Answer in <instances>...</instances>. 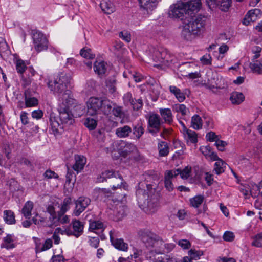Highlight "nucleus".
I'll return each instance as SVG.
<instances>
[{"mask_svg": "<svg viewBox=\"0 0 262 262\" xmlns=\"http://www.w3.org/2000/svg\"><path fill=\"white\" fill-rule=\"evenodd\" d=\"M67 95V94H64V96L61 99V102H59L57 107L61 124L57 120L54 114L52 113L50 115L49 121V129L51 130L52 133L54 135L59 134L60 130L63 129V124L72 125L74 122L73 115L70 110V107L74 104L75 102L69 103V101H66V98H69V95Z\"/></svg>", "mask_w": 262, "mask_h": 262, "instance_id": "obj_1", "label": "nucleus"}, {"mask_svg": "<svg viewBox=\"0 0 262 262\" xmlns=\"http://www.w3.org/2000/svg\"><path fill=\"white\" fill-rule=\"evenodd\" d=\"M136 195L139 200L146 201L144 204L147 206V209L151 213H155L159 206V194L151 184L140 182L138 184V188L136 190Z\"/></svg>", "mask_w": 262, "mask_h": 262, "instance_id": "obj_2", "label": "nucleus"}, {"mask_svg": "<svg viewBox=\"0 0 262 262\" xmlns=\"http://www.w3.org/2000/svg\"><path fill=\"white\" fill-rule=\"evenodd\" d=\"M183 24L182 36L187 40H191L203 31L205 20L201 15H189Z\"/></svg>", "mask_w": 262, "mask_h": 262, "instance_id": "obj_3", "label": "nucleus"}, {"mask_svg": "<svg viewBox=\"0 0 262 262\" xmlns=\"http://www.w3.org/2000/svg\"><path fill=\"white\" fill-rule=\"evenodd\" d=\"M113 103L105 97H91L87 101L88 114L94 116L102 113L108 115L112 113Z\"/></svg>", "mask_w": 262, "mask_h": 262, "instance_id": "obj_4", "label": "nucleus"}, {"mask_svg": "<svg viewBox=\"0 0 262 262\" xmlns=\"http://www.w3.org/2000/svg\"><path fill=\"white\" fill-rule=\"evenodd\" d=\"M47 85L50 90L53 91L55 95H57L58 97L59 102H61V99L64 96V94L69 95V98H66V101H69V103L76 102V100L73 98L72 92L67 89V86L64 84L58 82V80H48Z\"/></svg>", "mask_w": 262, "mask_h": 262, "instance_id": "obj_5", "label": "nucleus"}, {"mask_svg": "<svg viewBox=\"0 0 262 262\" xmlns=\"http://www.w3.org/2000/svg\"><path fill=\"white\" fill-rule=\"evenodd\" d=\"M169 15L170 17L179 19L183 23L189 14L187 12L185 3L182 1H179L171 6Z\"/></svg>", "mask_w": 262, "mask_h": 262, "instance_id": "obj_6", "label": "nucleus"}, {"mask_svg": "<svg viewBox=\"0 0 262 262\" xmlns=\"http://www.w3.org/2000/svg\"><path fill=\"white\" fill-rule=\"evenodd\" d=\"M114 180H118V183L117 185H112V189L115 190L118 188H121L122 187L124 188L125 186L124 183H125L123 179L122 176L118 172H115L113 170H105L102 172L98 177L97 179V182L102 183L106 181L107 179L114 178Z\"/></svg>", "mask_w": 262, "mask_h": 262, "instance_id": "obj_7", "label": "nucleus"}, {"mask_svg": "<svg viewBox=\"0 0 262 262\" xmlns=\"http://www.w3.org/2000/svg\"><path fill=\"white\" fill-rule=\"evenodd\" d=\"M163 122L157 114H151L149 116L147 131L151 135L156 136L160 132Z\"/></svg>", "mask_w": 262, "mask_h": 262, "instance_id": "obj_8", "label": "nucleus"}, {"mask_svg": "<svg viewBox=\"0 0 262 262\" xmlns=\"http://www.w3.org/2000/svg\"><path fill=\"white\" fill-rule=\"evenodd\" d=\"M33 39L35 45V49L37 52L47 49L48 41L41 32L36 31L34 33Z\"/></svg>", "mask_w": 262, "mask_h": 262, "instance_id": "obj_9", "label": "nucleus"}, {"mask_svg": "<svg viewBox=\"0 0 262 262\" xmlns=\"http://www.w3.org/2000/svg\"><path fill=\"white\" fill-rule=\"evenodd\" d=\"M70 226L72 227L73 230L70 227L66 229L64 232L67 235H73L78 238L83 233L84 225L79 220L73 219Z\"/></svg>", "mask_w": 262, "mask_h": 262, "instance_id": "obj_10", "label": "nucleus"}, {"mask_svg": "<svg viewBox=\"0 0 262 262\" xmlns=\"http://www.w3.org/2000/svg\"><path fill=\"white\" fill-rule=\"evenodd\" d=\"M232 0H206V4L210 9L218 7L221 11L227 12L231 6Z\"/></svg>", "mask_w": 262, "mask_h": 262, "instance_id": "obj_11", "label": "nucleus"}, {"mask_svg": "<svg viewBox=\"0 0 262 262\" xmlns=\"http://www.w3.org/2000/svg\"><path fill=\"white\" fill-rule=\"evenodd\" d=\"M91 200L86 197L80 196L75 201V208L73 211L75 216H79L90 205Z\"/></svg>", "mask_w": 262, "mask_h": 262, "instance_id": "obj_12", "label": "nucleus"}, {"mask_svg": "<svg viewBox=\"0 0 262 262\" xmlns=\"http://www.w3.org/2000/svg\"><path fill=\"white\" fill-rule=\"evenodd\" d=\"M141 238L145 246L148 248L154 247V243L157 235L148 230L141 231Z\"/></svg>", "mask_w": 262, "mask_h": 262, "instance_id": "obj_13", "label": "nucleus"}, {"mask_svg": "<svg viewBox=\"0 0 262 262\" xmlns=\"http://www.w3.org/2000/svg\"><path fill=\"white\" fill-rule=\"evenodd\" d=\"M164 242L158 236L156 239L154 243V247L157 248L155 250H151L149 252V258L152 260V259L155 257H157L159 254H162L164 253V248L163 247Z\"/></svg>", "mask_w": 262, "mask_h": 262, "instance_id": "obj_14", "label": "nucleus"}, {"mask_svg": "<svg viewBox=\"0 0 262 262\" xmlns=\"http://www.w3.org/2000/svg\"><path fill=\"white\" fill-rule=\"evenodd\" d=\"M187 12L190 15H195L200 10L202 5L201 0H190L185 3Z\"/></svg>", "mask_w": 262, "mask_h": 262, "instance_id": "obj_15", "label": "nucleus"}, {"mask_svg": "<svg viewBox=\"0 0 262 262\" xmlns=\"http://www.w3.org/2000/svg\"><path fill=\"white\" fill-rule=\"evenodd\" d=\"M261 14V10L259 9L249 10L243 20V24L248 26L251 22L255 21Z\"/></svg>", "mask_w": 262, "mask_h": 262, "instance_id": "obj_16", "label": "nucleus"}, {"mask_svg": "<svg viewBox=\"0 0 262 262\" xmlns=\"http://www.w3.org/2000/svg\"><path fill=\"white\" fill-rule=\"evenodd\" d=\"M152 52L154 60L155 61L161 62L164 58L170 57V55L167 53V51L162 48H154Z\"/></svg>", "mask_w": 262, "mask_h": 262, "instance_id": "obj_17", "label": "nucleus"}, {"mask_svg": "<svg viewBox=\"0 0 262 262\" xmlns=\"http://www.w3.org/2000/svg\"><path fill=\"white\" fill-rule=\"evenodd\" d=\"M75 163L73 165L72 168L78 173L83 169L84 166L86 162V159L83 156L75 155Z\"/></svg>", "mask_w": 262, "mask_h": 262, "instance_id": "obj_18", "label": "nucleus"}, {"mask_svg": "<svg viewBox=\"0 0 262 262\" xmlns=\"http://www.w3.org/2000/svg\"><path fill=\"white\" fill-rule=\"evenodd\" d=\"M132 132V128L128 125H124L116 129V135L119 138H126L129 137Z\"/></svg>", "mask_w": 262, "mask_h": 262, "instance_id": "obj_19", "label": "nucleus"}, {"mask_svg": "<svg viewBox=\"0 0 262 262\" xmlns=\"http://www.w3.org/2000/svg\"><path fill=\"white\" fill-rule=\"evenodd\" d=\"M140 7L147 12L152 11L157 5V0H138Z\"/></svg>", "mask_w": 262, "mask_h": 262, "instance_id": "obj_20", "label": "nucleus"}, {"mask_svg": "<svg viewBox=\"0 0 262 262\" xmlns=\"http://www.w3.org/2000/svg\"><path fill=\"white\" fill-rule=\"evenodd\" d=\"M110 239L112 244L116 249L124 251H127L128 245L124 242L123 239L121 238L114 239L111 235V232H110Z\"/></svg>", "mask_w": 262, "mask_h": 262, "instance_id": "obj_21", "label": "nucleus"}, {"mask_svg": "<svg viewBox=\"0 0 262 262\" xmlns=\"http://www.w3.org/2000/svg\"><path fill=\"white\" fill-rule=\"evenodd\" d=\"M144 128L141 123H138L135 125H133L132 128L133 134L134 136V138L138 140L144 133Z\"/></svg>", "mask_w": 262, "mask_h": 262, "instance_id": "obj_22", "label": "nucleus"}, {"mask_svg": "<svg viewBox=\"0 0 262 262\" xmlns=\"http://www.w3.org/2000/svg\"><path fill=\"white\" fill-rule=\"evenodd\" d=\"M159 113L165 123L171 124L173 121L171 111L169 108H160Z\"/></svg>", "mask_w": 262, "mask_h": 262, "instance_id": "obj_23", "label": "nucleus"}, {"mask_svg": "<svg viewBox=\"0 0 262 262\" xmlns=\"http://www.w3.org/2000/svg\"><path fill=\"white\" fill-rule=\"evenodd\" d=\"M230 100L233 104L238 105L245 100V96L241 92H233L231 93Z\"/></svg>", "mask_w": 262, "mask_h": 262, "instance_id": "obj_24", "label": "nucleus"}, {"mask_svg": "<svg viewBox=\"0 0 262 262\" xmlns=\"http://www.w3.org/2000/svg\"><path fill=\"white\" fill-rule=\"evenodd\" d=\"M14 237L12 234H8L6 237L4 238V243L1 244V248L7 249L14 248L15 247V245L13 243L14 241Z\"/></svg>", "mask_w": 262, "mask_h": 262, "instance_id": "obj_25", "label": "nucleus"}, {"mask_svg": "<svg viewBox=\"0 0 262 262\" xmlns=\"http://www.w3.org/2000/svg\"><path fill=\"white\" fill-rule=\"evenodd\" d=\"M71 79L70 74L64 72H59L57 77L55 79V80H58V82L63 83L67 86L70 82Z\"/></svg>", "mask_w": 262, "mask_h": 262, "instance_id": "obj_26", "label": "nucleus"}, {"mask_svg": "<svg viewBox=\"0 0 262 262\" xmlns=\"http://www.w3.org/2000/svg\"><path fill=\"white\" fill-rule=\"evenodd\" d=\"M170 92L174 95L178 100L180 102H182L185 99V96L183 93L181 92L180 89L176 86H169Z\"/></svg>", "mask_w": 262, "mask_h": 262, "instance_id": "obj_27", "label": "nucleus"}, {"mask_svg": "<svg viewBox=\"0 0 262 262\" xmlns=\"http://www.w3.org/2000/svg\"><path fill=\"white\" fill-rule=\"evenodd\" d=\"M34 206L33 203L30 201H27L22 209V213L26 219H30L31 211Z\"/></svg>", "mask_w": 262, "mask_h": 262, "instance_id": "obj_28", "label": "nucleus"}, {"mask_svg": "<svg viewBox=\"0 0 262 262\" xmlns=\"http://www.w3.org/2000/svg\"><path fill=\"white\" fill-rule=\"evenodd\" d=\"M106 63L104 61L97 62L94 63V70L99 75H103L106 71Z\"/></svg>", "mask_w": 262, "mask_h": 262, "instance_id": "obj_29", "label": "nucleus"}, {"mask_svg": "<svg viewBox=\"0 0 262 262\" xmlns=\"http://www.w3.org/2000/svg\"><path fill=\"white\" fill-rule=\"evenodd\" d=\"M102 10L106 14H111L115 11V7L111 2H103L100 3Z\"/></svg>", "mask_w": 262, "mask_h": 262, "instance_id": "obj_30", "label": "nucleus"}, {"mask_svg": "<svg viewBox=\"0 0 262 262\" xmlns=\"http://www.w3.org/2000/svg\"><path fill=\"white\" fill-rule=\"evenodd\" d=\"M249 67L253 72L258 74H262V63L259 60L252 61Z\"/></svg>", "mask_w": 262, "mask_h": 262, "instance_id": "obj_31", "label": "nucleus"}, {"mask_svg": "<svg viewBox=\"0 0 262 262\" xmlns=\"http://www.w3.org/2000/svg\"><path fill=\"white\" fill-rule=\"evenodd\" d=\"M227 164L222 160L216 161L214 165V170L217 174H220L224 172Z\"/></svg>", "mask_w": 262, "mask_h": 262, "instance_id": "obj_32", "label": "nucleus"}, {"mask_svg": "<svg viewBox=\"0 0 262 262\" xmlns=\"http://www.w3.org/2000/svg\"><path fill=\"white\" fill-rule=\"evenodd\" d=\"M158 148L160 156H165L169 153L168 146L167 143L164 141H161L158 143Z\"/></svg>", "mask_w": 262, "mask_h": 262, "instance_id": "obj_33", "label": "nucleus"}, {"mask_svg": "<svg viewBox=\"0 0 262 262\" xmlns=\"http://www.w3.org/2000/svg\"><path fill=\"white\" fill-rule=\"evenodd\" d=\"M204 197L203 195H199L190 199V205L194 208H198L203 202Z\"/></svg>", "mask_w": 262, "mask_h": 262, "instance_id": "obj_34", "label": "nucleus"}, {"mask_svg": "<svg viewBox=\"0 0 262 262\" xmlns=\"http://www.w3.org/2000/svg\"><path fill=\"white\" fill-rule=\"evenodd\" d=\"M103 223L99 221H94L90 222L89 225V230L94 231L95 230L102 231L104 229Z\"/></svg>", "mask_w": 262, "mask_h": 262, "instance_id": "obj_35", "label": "nucleus"}, {"mask_svg": "<svg viewBox=\"0 0 262 262\" xmlns=\"http://www.w3.org/2000/svg\"><path fill=\"white\" fill-rule=\"evenodd\" d=\"M4 219L6 223L8 224H15V219L13 212L11 210H5L4 212Z\"/></svg>", "mask_w": 262, "mask_h": 262, "instance_id": "obj_36", "label": "nucleus"}, {"mask_svg": "<svg viewBox=\"0 0 262 262\" xmlns=\"http://www.w3.org/2000/svg\"><path fill=\"white\" fill-rule=\"evenodd\" d=\"M153 262H181V260H178L177 259L171 257L168 255H164V257H155L152 259Z\"/></svg>", "mask_w": 262, "mask_h": 262, "instance_id": "obj_37", "label": "nucleus"}, {"mask_svg": "<svg viewBox=\"0 0 262 262\" xmlns=\"http://www.w3.org/2000/svg\"><path fill=\"white\" fill-rule=\"evenodd\" d=\"M72 204V199L68 197L64 199L61 205L60 210L58 212H60L61 214H64L65 213L70 209V205Z\"/></svg>", "mask_w": 262, "mask_h": 262, "instance_id": "obj_38", "label": "nucleus"}, {"mask_svg": "<svg viewBox=\"0 0 262 262\" xmlns=\"http://www.w3.org/2000/svg\"><path fill=\"white\" fill-rule=\"evenodd\" d=\"M191 126L194 129L196 130L202 128V119L198 115H195L192 117Z\"/></svg>", "mask_w": 262, "mask_h": 262, "instance_id": "obj_39", "label": "nucleus"}, {"mask_svg": "<svg viewBox=\"0 0 262 262\" xmlns=\"http://www.w3.org/2000/svg\"><path fill=\"white\" fill-rule=\"evenodd\" d=\"M122 144L124 145L123 146L124 147L123 152H125L126 154L134 152L137 151V148L136 146L133 143L128 142H123Z\"/></svg>", "mask_w": 262, "mask_h": 262, "instance_id": "obj_40", "label": "nucleus"}, {"mask_svg": "<svg viewBox=\"0 0 262 262\" xmlns=\"http://www.w3.org/2000/svg\"><path fill=\"white\" fill-rule=\"evenodd\" d=\"M114 52L118 56H120L121 54H123L125 49L123 48V43L120 41H116L113 46Z\"/></svg>", "mask_w": 262, "mask_h": 262, "instance_id": "obj_41", "label": "nucleus"}, {"mask_svg": "<svg viewBox=\"0 0 262 262\" xmlns=\"http://www.w3.org/2000/svg\"><path fill=\"white\" fill-rule=\"evenodd\" d=\"M80 55L85 58L88 59H94L95 57V54L92 53V50L90 48H83L82 49L80 52Z\"/></svg>", "mask_w": 262, "mask_h": 262, "instance_id": "obj_42", "label": "nucleus"}, {"mask_svg": "<svg viewBox=\"0 0 262 262\" xmlns=\"http://www.w3.org/2000/svg\"><path fill=\"white\" fill-rule=\"evenodd\" d=\"M84 124L89 129L93 130L96 128L97 125V121L93 118H87Z\"/></svg>", "mask_w": 262, "mask_h": 262, "instance_id": "obj_43", "label": "nucleus"}, {"mask_svg": "<svg viewBox=\"0 0 262 262\" xmlns=\"http://www.w3.org/2000/svg\"><path fill=\"white\" fill-rule=\"evenodd\" d=\"M16 69L18 73L23 74L27 69V66L25 61L21 59L16 60Z\"/></svg>", "mask_w": 262, "mask_h": 262, "instance_id": "obj_44", "label": "nucleus"}, {"mask_svg": "<svg viewBox=\"0 0 262 262\" xmlns=\"http://www.w3.org/2000/svg\"><path fill=\"white\" fill-rule=\"evenodd\" d=\"M25 101L26 107L35 106L38 104V100L35 97L28 98L26 95V92H25Z\"/></svg>", "mask_w": 262, "mask_h": 262, "instance_id": "obj_45", "label": "nucleus"}, {"mask_svg": "<svg viewBox=\"0 0 262 262\" xmlns=\"http://www.w3.org/2000/svg\"><path fill=\"white\" fill-rule=\"evenodd\" d=\"M132 105V107L135 111H138L141 109L143 105V100L142 99H134L132 100V102L130 103Z\"/></svg>", "mask_w": 262, "mask_h": 262, "instance_id": "obj_46", "label": "nucleus"}, {"mask_svg": "<svg viewBox=\"0 0 262 262\" xmlns=\"http://www.w3.org/2000/svg\"><path fill=\"white\" fill-rule=\"evenodd\" d=\"M252 245L257 247H262V232L254 236Z\"/></svg>", "mask_w": 262, "mask_h": 262, "instance_id": "obj_47", "label": "nucleus"}, {"mask_svg": "<svg viewBox=\"0 0 262 262\" xmlns=\"http://www.w3.org/2000/svg\"><path fill=\"white\" fill-rule=\"evenodd\" d=\"M186 139L192 143H196L198 142L197 134L193 130H190L187 135Z\"/></svg>", "mask_w": 262, "mask_h": 262, "instance_id": "obj_48", "label": "nucleus"}, {"mask_svg": "<svg viewBox=\"0 0 262 262\" xmlns=\"http://www.w3.org/2000/svg\"><path fill=\"white\" fill-rule=\"evenodd\" d=\"M112 114L116 117H121L123 115L122 108L121 106H118L116 103H113L112 108Z\"/></svg>", "mask_w": 262, "mask_h": 262, "instance_id": "obj_49", "label": "nucleus"}, {"mask_svg": "<svg viewBox=\"0 0 262 262\" xmlns=\"http://www.w3.org/2000/svg\"><path fill=\"white\" fill-rule=\"evenodd\" d=\"M52 247V241L51 239H47L46 240L44 244L43 245L42 247L39 249L38 247H36V252H41L45 250H47L48 249H49L50 248Z\"/></svg>", "mask_w": 262, "mask_h": 262, "instance_id": "obj_50", "label": "nucleus"}, {"mask_svg": "<svg viewBox=\"0 0 262 262\" xmlns=\"http://www.w3.org/2000/svg\"><path fill=\"white\" fill-rule=\"evenodd\" d=\"M188 254L190 257L191 260H197L200 258V257L203 255V252L200 251H196L195 250L191 249L188 252Z\"/></svg>", "mask_w": 262, "mask_h": 262, "instance_id": "obj_51", "label": "nucleus"}, {"mask_svg": "<svg viewBox=\"0 0 262 262\" xmlns=\"http://www.w3.org/2000/svg\"><path fill=\"white\" fill-rule=\"evenodd\" d=\"M116 82V80L114 78L108 79L106 81V85L109 88L110 92L111 93H113L115 91L116 88L115 85Z\"/></svg>", "mask_w": 262, "mask_h": 262, "instance_id": "obj_52", "label": "nucleus"}, {"mask_svg": "<svg viewBox=\"0 0 262 262\" xmlns=\"http://www.w3.org/2000/svg\"><path fill=\"white\" fill-rule=\"evenodd\" d=\"M7 185L9 186L10 190L11 191H15L19 189L18 184L14 179H11L8 181Z\"/></svg>", "mask_w": 262, "mask_h": 262, "instance_id": "obj_53", "label": "nucleus"}, {"mask_svg": "<svg viewBox=\"0 0 262 262\" xmlns=\"http://www.w3.org/2000/svg\"><path fill=\"white\" fill-rule=\"evenodd\" d=\"M119 36L127 42H129L131 41V35L127 31H123L120 32Z\"/></svg>", "mask_w": 262, "mask_h": 262, "instance_id": "obj_54", "label": "nucleus"}, {"mask_svg": "<svg viewBox=\"0 0 262 262\" xmlns=\"http://www.w3.org/2000/svg\"><path fill=\"white\" fill-rule=\"evenodd\" d=\"M174 109L176 112L181 113L182 115H185L186 114L187 109L184 104H176Z\"/></svg>", "mask_w": 262, "mask_h": 262, "instance_id": "obj_55", "label": "nucleus"}, {"mask_svg": "<svg viewBox=\"0 0 262 262\" xmlns=\"http://www.w3.org/2000/svg\"><path fill=\"white\" fill-rule=\"evenodd\" d=\"M58 222L60 223L64 224L69 222V216L64 214H60V212H58V219H57Z\"/></svg>", "mask_w": 262, "mask_h": 262, "instance_id": "obj_56", "label": "nucleus"}, {"mask_svg": "<svg viewBox=\"0 0 262 262\" xmlns=\"http://www.w3.org/2000/svg\"><path fill=\"white\" fill-rule=\"evenodd\" d=\"M227 143L225 141L217 139L216 140L215 145L219 150L223 151L225 149V147L227 145Z\"/></svg>", "mask_w": 262, "mask_h": 262, "instance_id": "obj_57", "label": "nucleus"}, {"mask_svg": "<svg viewBox=\"0 0 262 262\" xmlns=\"http://www.w3.org/2000/svg\"><path fill=\"white\" fill-rule=\"evenodd\" d=\"M191 168L186 167L183 170H181L180 176L183 179H186L190 176Z\"/></svg>", "mask_w": 262, "mask_h": 262, "instance_id": "obj_58", "label": "nucleus"}, {"mask_svg": "<svg viewBox=\"0 0 262 262\" xmlns=\"http://www.w3.org/2000/svg\"><path fill=\"white\" fill-rule=\"evenodd\" d=\"M43 176L45 178L47 179H51L52 178L56 179L58 178V174L50 169L46 170V172L43 173Z\"/></svg>", "mask_w": 262, "mask_h": 262, "instance_id": "obj_59", "label": "nucleus"}, {"mask_svg": "<svg viewBox=\"0 0 262 262\" xmlns=\"http://www.w3.org/2000/svg\"><path fill=\"white\" fill-rule=\"evenodd\" d=\"M89 244L95 248H97L99 246V238L98 236L97 237H91L89 239Z\"/></svg>", "mask_w": 262, "mask_h": 262, "instance_id": "obj_60", "label": "nucleus"}, {"mask_svg": "<svg viewBox=\"0 0 262 262\" xmlns=\"http://www.w3.org/2000/svg\"><path fill=\"white\" fill-rule=\"evenodd\" d=\"M206 140L210 142H213L217 140L218 139L217 136L215 134V133L213 132H210L206 134Z\"/></svg>", "mask_w": 262, "mask_h": 262, "instance_id": "obj_61", "label": "nucleus"}, {"mask_svg": "<svg viewBox=\"0 0 262 262\" xmlns=\"http://www.w3.org/2000/svg\"><path fill=\"white\" fill-rule=\"evenodd\" d=\"M200 150L206 157H207L209 155H210V152L212 151L209 146H201Z\"/></svg>", "mask_w": 262, "mask_h": 262, "instance_id": "obj_62", "label": "nucleus"}, {"mask_svg": "<svg viewBox=\"0 0 262 262\" xmlns=\"http://www.w3.org/2000/svg\"><path fill=\"white\" fill-rule=\"evenodd\" d=\"M234 238V235L233 232L230 231H226L223 235V239L225 241L231 242Z\"/></svg>", "mask_w": 262, "mask_h": 262, "instance_id": "obj_63", "label": "nucleus"}, {"mask_svg": "<svg viewBox=\"0 0 262 262\" xmlns=\"http://www.w3.org/2000/svg\"><path fill=\"white\" fill-rule=\"evenodd\" d=\"M178 245L180 246L184 249H188L190 247V243L189 241L186 239H181L179 241Z\"/></svg>", "mask_w": 262, "mask_h": 262, "instance_id": "obj_64", "label": "nucleus"}]
</instances>
